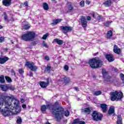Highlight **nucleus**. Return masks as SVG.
<instances>
[{"instance_id":"obj_13","label":"nucleus","mask_w":124,"mask_h":124,"mask_svg":"<svg viewBox=\"0 0 124 124\" xmlns=\"http://www.w3.org/2000/svg\"><path fill=\"white\" fill-rule=\"evenodd\" d=\"M12 0H3L2 3L5 6H10L11 5Z\"/></svg>"},{"instance_id":"obj_42","label":"nucleus","mask_w":124,"mask_h":124,"mask_svg":"<svg viewBox=\"0 0 124 124\" xmlns=\"http://www.w3.org/2000/svg\"><path fill=\"white\" fill-rule=\"evenodd\" d=\"M111 23V22L110 21H107V22H106L105 23H104V25L106 27H108V26L110 25V23Z\"/></svg>"},{"instance_id":"obj_34","label":"nucleus","mask_w":124,"mask_h":124,"mask_svg":"<svg viewBox=\"0 0 124 124\" xmlns=\"http://www.w3.org/2000/svg\"><path fill=\"white\" fill-rule=\"evenodd\" d=\"M5 79L8 83H11L12 82V80L9 77H5Z\"/></svg>"},{"instance_id":"obj_27","label":"nucleus","mask_w":124,"mask_h":124,"mask_svg":"<svg viewBox=\"0 0 124 124\" xmlns=\"http://www.w3.org/2000/svg\"><path fill=\"white\" fill-rule=\"evenodd\" d=\"M122 116L121 115H118L117 117V124H122L123 123L122 122Z\"/></svg>"},{"instance_id":"obj_32","label":"nucleus","mask_w":124,"mask_h":124,"mask_svg":"<svg viewBox=\"0 0 124 124\" xmlns=\"http://www.w3.org/2000/svg\"><path fill=\"white\" fill-rule=\"evenodd\" d=\"M5 82L4 77H3V76L0 77V83H5Z\"/></svg>"},{"instance_id":"obj_9","label":"nucleus","mask_w":124,"mask_h":124,"mask_svg":"<svg viewBox=\"0 0 124 124\" xmlns=\"http://www.w3.org/2000/svg\"><path fill=\"white\" fill-rule=\"evenodd\" d=\"M46 82H45L44 81H42L40 83V86H41L42 88H45L47 87V86L49 85V83L50 82V79L49 78L46 79Z\"/></svg>"},{"instance_id":"obj_3","label":"nucleus","mask_w":124,"mask_h":124,"mask_svg":"<svg viewBox=\"0 0 124 124\" xmlns=\"http://www.w3.org/2000/svg\"><path fill=\"white\" fill-rule=\"evenodd\" d=\"M89 64L91 68H99L103 65V62L99 58L95 57L89 60Z\"/></svg>"},{"instance_id":"obj_57","label":"nucleus","mask_w":124,"mask_h":124,"mask_svg":"<svg viewBox=\"0 0 124 124\" xmlns=\"http://www.w3.org/2000/svg\"><path fill=\"white\" fill-rule=\"evenodd\" d=\"M92 17H93V18H94L95 17L94 14H92Z\"/></svg>"},{"instance_id":"obj_2","label":"nucleus","mask_w":124,"mask_h":124,"mask_svg":"<svg viewBox=\"0 0 124 124\" xmlns=\"http://www.w3.org/2000/svg\"><path fill=\"white\" fill-rule=\"evenodd\" d=\"M59 104V103L56 102L55 105H47V106L45 105H43L41 106V110L43 113H45L46 109L47 108L49 110H52V114L55 116V118L57 122H60L62 118H63V114L64 113V109L62 107H57V106Z\"/></svg>"},{"instance_id":"obj_16","label":"nucleus","mask_w":124,"mask_h":124,"mask_svg":"<svg viewBox=\"0 0 124 124\" xmlns=\"http://www.w3.org/2000/svg\"><path fill=\"white\" fill-rule=\"evenodd\" d=\"M100 107L103 113H106V112H107V105L105 104H101Z\"/></svg>"},{"instance_id":"obj_41","label":"nucleus","mask_w":124,"mask_h":124,"mask_svg":"<svg viewBox=\"0 0 124 124\" xmlns=\"http://www.w3.org/2000/svg\"><path fill=\"white\" fill-rule=\"evenodd\" d=\"M64 115L65 116V117H68V116H69V111L66 110L64 112Z\"/></svg>"},{"instance_id":"obj_58","label":"nucleus","mask_w":124,"mask_h":124,"mask_svg":"<svg viewBox=\"0 0 124 124\" xmlns=\"http://www.w3.org/2000/svg\"><path fill=\"white\" fill-rule=\"evenodd\" d=\"M11 43H12V44H14V43L13 42V40H11Z\"/></svg>"},{"instance_id":"obj_28","label":"nucleus","mask_w":124,"mask_h":124,"mask_svg":"<svg viewBox=\"0 0 124 124\" xmlns=\"http://www.w3.org/2000/svg\"><path fill=\"white\" fill-rule=\"evenodd\" d=\"M16 123L17 124H22V118L20 117L17 116L16 117Z\"/></svg>"},{"instance_id":"obj_23","label":"nucleus","mask_w":124,"mask_h":124,"mask_svg":"<svg viewBox=\"0 0 124 124\" xmlns=\"http://www.w3.org/2000/svg\"><path fill=\"white\" fill-rule=\"evenodd\" d=\"M114 113H115V109H114L113 107H110L108 111V115H112V114H114Z\"/></svg>"},{"instance_id":"obj_55","label":"nucleus","mask_w":124,"mask_h":124,"mask_svg":"<svg viewBox=\"0 0 124 124\" xmlns=\"http://www.w3.org/2000/svg\"><path fill=\"white\" fill-rule=\"evenodd\" d=\"M4 50L5 52H7V50H8V49L7 48H6L4 49Z\"/></svg>"},{"instance_id":"obj_17","label":"nucleus","mask_w":124,"mask_h":124,"mask_svg":"<svg viewBox=\"0 0 124 124\" xmlns=\"http://www.w3.org/2000/svg\"><path fill=\"white\" fill-rule=\"evenodd\" d=\"M113 52H114L115 54H119L120 53H121V49H120V48H119L117 45H115L113 47Z\"/></svg>"},{"instance_id":"obj_25","label":"nucleus","mask_w":124,"mask_h":124,"mask_svg":"<svg viewBox=\"0 0 124 124\" xmlns=\"http://www.w3.org/2000/svg\"><path fill=\"white\" fill-rule=\"evenodd\" d=\"M102 74L103 75V77L104 78H106L107 76H108V72L106 71V70L105 69H102Z\"/></svg>"},{"instance_id":"obj_26","label":"nucleus","mask_w":124,"mask_h":124,"mask_svg":"<svg viewBox=\"0 0 124 124\" xmlns=\"http://www.w3.org/2000/svg\"><path fill=\"white\" fill-rule=\"evenodd\" d=\"M107 38L108 39H109V38H111V37L112 36V35H113V32H112V31H108L107 33Z\"/></svg>"},{"instance_id":"obj_48","label":"nucleus","mask_w":124,"mask_h":124,"mask_svg":"<svg viewBox=\"0 0 124 124\" xmlns=\"http://www.w3.org/2000/svg\"><path fill=\"white\" fill-rule=\"evenodd\" d=\"M86 19H87V21H91V20H92V18L90 16H87L86 17Z\"/></svg>"},{"instance_id":"obj_50","label":"nucleus","mask_w":124,"mask_h":124,"mask_svg":"<svg viewBox=\"0 0 124 124\" xmlns=\"http://www.w3.org/2000/svg\"><path fill=\"white\" fill-rule=\"evenodd\" d=\"M98 20H101L102 19V16H98L97 17Z\"/></svg>"},{"instance_id":"obj_29","label":"nucleus","mask_w":124,"mask_h":124,"mask_svg":"<svg viewBox=\"0 0 124 124\" xmlns=\"http://www.w3.org/2000/svg\"><path fill=\"white\" fill-rule=\"evenodd\" d=\"M43 8L45 10H48V9H49V6H48V4H47V3H44Z\"/></svg>"},{"instance_id":"obj_5","label":"nucleus","mask_w":124,"mask_h":124,"mask_svg":"<svg viewBox=\"0 0 124 124\" xmlns=\"http://www.w3.org/2000/svg\"><path fill=\"white\" fill-rule=\"evenodd\" d=\"M123 93L115 91L111 93L110 100L111 101H118V100H120V99L123 98Z\"/></svg>"},{"instance_id":"obj_10","label":"nucleus","mask_w":124,"mask_h":124,"mask_svg":"<svg viewBox=\"0 0 124 124\" xmlns=\"http://www.w3.org/2000/svg\"><path fill=\"white\" fill-rule=\"evenodd\" d=\"M81 26L83 28H87L88 22H87V19L86 17L82 16L81 19Z\"/></svg>"},{"instance_id":"obj_15","label":"nucleus","mask_w":124,"mask_h":124,"mask_svg":"<svg viewBox=\"0 0 124 124\" xmlns=\"http://www.w3.org/2000/svg\"><path fill=\"white\" fill-rule=\"evenodd\" d=\"M72 124H86V123L84 121H80L79 119H76L74 120Z\"/></svg>"},{"instance_id":"obj_60","label":"nucleus","mask_w":124,"mask_h":124,"mask_svg":"<svg viewBox=\"0 0 124 124\" xmlns=\"http://www.w3.org/2000/svg\"><path fill=\"white\" fill-rule=\"evenodd\" d=\"M21 100L22 102H24V99H21Z\"/></svg>"},{"instance_id":"obj_54","label":"nucleus","mask_w":124,"mask_h":124,"mask_svg":"<svg viewBox=\"0 0 124 124\" xmlns=\"http://www.w3.org/2000/svg\"><path fill=\"white\" fill-rule=\"evenodd\" d=\"M86 4H90V3H91V2H90V1L87 0L86 1Z\"/></svg>"},{"instance_id":"obj_6","label":"nucleus","mask_w":124,"mask_h":124,"mask_svg":"<svg viewBox=\"0 0 124 124\" xmlns=\"http://www.w3.org/2000/svg\"><path fill=\"white\" fill-rule=\"evenodd\" d=\"M93 120L98 122V121H101L102 120V117L103 115L101 114L99 115L98 112L95 111H93L92 113Z\"/></svg>"},{"instance_id":"obj_51","label":"nucleus","mask_w":124,"mask_h":124,"mask_svg":"<svg viewBox=\"0 0 124 124\" xmlns=\"http://www.w3.org/2000/svg\"><path fill=\"white\" fill-rule=\"evenodd\" d=\"M22 108L25 109V108H27V105H26L25 104H23V105H22Z\"/></svg>"},{"instance_id":"obj_11","label":"nucleus","mask_w":124,"mask_h":124,"mask_svg":"<svg viewBox=\"0 0 124 124\" xmlns=\"http://www.w3.org/2000/svg\"><path fill=\"white\" fill-rule=\"evenodd\" d=\"M106 58L107 59V60H108V62H114V61L115 60L112 54H107L106 55Z\"/></svg>"},{"instance_id":"obj_56","label":"nucleus","mask_w":124,"mask_h":124,"mask_svg":"<svg viewBox=\"0 0 124 124\" xmlns=\"http://www.w3.org/2000/svg\"><path fill=\"white\" fill-rule=\"evenodd\" d=\"M114 71L115 72H118V69H116V68H114Z\"/></svg>"},{"instance_id":"obj_52","label":"nucleus","mask_w":124,"mask_h":124,"mask_svg":"<svg viewBox=\"0 0 124 124\" xmlns=\"http://www.w3.org/2000/svg\"><path fill=\"white\" fill-rule=\"evenodd\" d=\"M74 90H75V91H76L77 92H79V89H78V88H77V87H74Z\"/></svg>"},{"instance_id":"obj_49","label":"nucleus","mask_w":124,"mask_h":124,"mask_svg":"<svg viewBox=\"0 0 124 124\" xmlns=\"http://www.w3.org/2000/svg\"><path fill=\"white\" fill-rule=\"evenodd\" d=\"M24 5L25 6H26V7H28V6H29V4L28 3V1H26L24 2Z\"/></svg>"},{"instance_id":"obj_37","label":"nucleus","mask_w":124,"mask_h":124,"mask_svg":"<svg viewBox=\"0 0 124 124\" xmlns=\"http://www.w3.org/2000/svg\"><path fill=\"white\" fill-rule=\"evenodd\" d=\"M4 19L5 21H6V22H7V23H9V22H10V19H7V15H5L4 16Z\"/></svg>"},{"instance_id":"obj_40","label":"nucleus","mask_w":124,"mask_h":124,"mask_svg":"<svg viewBox=\"0 0 124 124\" xmlns=\"http://www.w3.org/2000/svg\"><path fill=\"white\" fill-rule=\"evenodd\" d=\"M120 78H121V79L122 80L123 83H124V75L123 74H121Z\"/></svg>"},{"instance_id":"obj_36","label":"nucleus","mask_w":124,"mask_h":124,"mask_svg":"<svg viewBox=\"0 0 124 124\" xmlns=\"http://www.w3.org/2000/svg\"><path fill=\"white\" fill-rule=\"evenodd\" d=\"M81 7H84L85 6V1L82 0L79 3Z\"/></svg>"},{"instance_id":"obj_18","label":"nucleus","mask_w":124,"mask_h":124,"mask_svg":"<svg viewBox=\"0 0 124 124\" xmlns=\"http://www.w3.org/2000/svg\"><path fill=\"white\" fill-rule=\"evenodd\" d=\"M0 88L3 92H7L8 85H0Z\"/></svg>"},{"instance_id":"obj_61","label":"nucleus","mask_w":124,"mask_h":124,"mask_svg":"<svg viewBox=\"0 0 124 124\" xmlns=\"http://www.w3.org/2000/svg\"><path fill=\"white\" fill-rule=\"evenodd\" d=\"M96 54H97V53L94 54V56H96Z\"/></svg>"},{"instance_id":"obj_7","label":"nucleus","mask_w":124,"mask_h":124,"mask_svg":"<svg viewBox=\"0 0 124 124\" xmlns=\"http://www.w3.org/2000/svg\"><path fill=\"white\" fill-rule=\"evenodd\" d=\"M26 65H27L31 71H36V69H37V67L34 65V62H27Z\"/></svg>"},{"instance_id":"obj_45","label":"nucleus","mask_w":124,"mask_h":124,"mask_svg":"<svg viewBox=\"0 0 124 124\" xmlns=\"http://www.w3.org/2000/svg\"><path fill=\"white\" fill-rule=\"evenodd\" d=\"M18 72L19 74H23V73H24V71L22 69H19Z\"/></svg>"},{"instance_id":"obj_39","label":"nucleus","mask_w":124,"mask_h":124,"mask_svg":"<svg viewBox=\"0 0 124 124\" xmlns=\"http://www.w3.org/2000/svg\"><path fill=\"white\" fill-rule=\"evenodd\" d=\"M49 34L48 33H46V34L44 35V36L42 37L43 39H44L45 40H46L47 39V36H48Z\"/></svg>"},{"instance_id":"obj_33","label":"nucleus","mask_w":124,"mask_h":124,"mask_svg":"<svg viewBox=\"0 0 124 124\" xmlns=\"http://www.w3.org/2000/svg\"><path fill=\"white\" fill-rule=\"evenodd\" d=\"M102 93L101 91H96L93 93L94 95H100Z\"/></svg>"},{"instance_id":"obj_38","label":"nucleus","mask_w":124,"mask_h":124,"mask_svg":"<svg viewBox=\"0 0 124 124\" xmlns=\"http://www.w3.org/2000/svg\"><path fill=\"white\" fill-rule=\"evenodd\" d=\"M42 45H43L44 47H45V48H48V45H47V43L45 42V41H43Z\"/></svg>"},{"instance_id":"obj_21","label":"nucleus","mask_w":124,"mask_h":124,"mask_svg":"<svg viewBox=\"0 0 124 124\" xmlns=\"http://www.w3.org/2000/svg\"><path fill=\"white\" fill-rule=\"evenodd\" d=\"M82 113H87L88 114H90L91 113V109L90 108H81Z\"/></svg>"},{"instance_id":"obj_22","label":"nucleus","mask_w":124,"mask_h":124,"mask_svg":"<svg viewBox=\"0 0 124 124\" xmlns=\"http://www.w3.org/2000/svg\"><path fill=\"white\" fill-rule=\"evenodd\" d=\"M54 42H57L58 45H62L63 44V41L59 39H54Z\"/></svg>"},{"instance_id":"obj_44","label":"nucleus","mask_w":124,"mask_h":124,"mask_svg":"<svg viewBox=\"0 0 124 124\" xmlns=\"http://www.w3.org/2000/svg\"><path fill=\"white\" fill-rule=\"evenodd\" d=\"M4 41V38L3 37H0V42L1 43Z\"/></svg>"},{"instance_id":"obj_12","label":"nucleus","mask_w":124,"mask_h":124,"mask_svg":"<svg viewBox=\"0 0 124 124\" xmlns=\"http://www.w3.org/2000/svg\"><path fill=\"white\" fill-rule=\"evenodd\" d=\"M9 60V58L6 56H4L3 57L0 58V63L1 64H3V63H5V62H6L7 61Z\"/></svg>"},{"instance_id":"obj_43","label":"nucleus","mask_w":124,"mask_h":124,"mask_svg":"<svg viewBox=\"0 0 124 124\" xmlns=\"http://www.w3.org/2000/svg\"><path fill=\"white\" fill-rule=\"evenodd\" d=\"M12 75L14 76H16V73H15V71H14V70L12 69L11 71Z\"/></svg>"},{"instance_id":"obj_14","label":"nucleus","mask_w":124,"mask_h":124,"mask_svg":"<svg viewBox=\"0 0 124 124\" xmlns=\"http://www.w3.org/2000/svg\"><path fill=\"white\" fill-rule=\"evenodd\" d=\"M113 0H106V1L103 3V4L106 7H109L112 5V1Z\"/></svg>"},{"instance_id":"obj_24","label":"nucleus","mask_w":124,"mask_h":124,"mask_svg":"<svg viewBox=\"0 0 124 124\" xmlns=\"http://www.w3.org/2000/svg\"><path fill=\"white\" fill-rule=\"evenodd\" d=\"M67 6H68V9L69 11H72V10H73L74 8H73V6H72V3L68 2Z\"/></svg>"},{"instance_id":"obj_19","label":"nucleus","mask_w":124,"mask_h":124,"mask_svg":"<svg viewBox=\"0 0 124 124\" xmlns=\"http://www.w3.org/2000/svg\"><path fill=\"white\" fill-rule=\"evenodd\" d=\"M61 81L64 82V83L65 84H68L69 82H70V78H66V77H65L62 78Z\"/></svg>"},{"instance_id":"obj_47","label":"nucleus","mask_w":124,"mask_h":124,"mask_svg":"<svg viewBox=\"0 0 124 124\" xmlns=\"http://www.w3.org/2000/svg\"><path fill=\"white\" fill-rule=\"evenodd\" d=\"M64 69L66 70V71H67L68 70V66H67V65H65Z\"/></svg>"},{"instance_id":"obj_4","label":"nucleus","mask_w":124,"mask_h":124,"mask_svg":"<svg viewBox=\"0 0 124 124\" xmlns=\"http://www.w3.org/2000/svg\"><path fill=\"white\" fill-rule=\"evenodd\" d=\"M35 37V33L32 31H28L22 35L21 39L24 41H33Z\"/></svg>"},{"instance_id":"obj_31","label":"nucleus","mask_w":124,"mask_h":124,"mask_svg":"<svg viewBox=\"0 0 124 124\" xmlns=\"http://www.w3.org/2000/svg\"><path fill=\"white\" fill-rule=\"evenodd\" d=\"M30 28H31V27L29 26V25L28 24L25 25L22 27L23 30H29Z\"/></svg>"},{"instance_id":"obj_8","label":"nucleus","mask_w":124,"mask_h":124,"mask_svg":"<svg viewBox=\"0 0 124 124\" xmlns=\"http://www.w3.org/2000/svg\"><path fill=\"white\" fill-rule=\"evenodd\" d=\"M61 29L64 34H67L68 31H72V27L70 26H61Z\"/></svg>"},{"instance_id":"obj_30","label":"nucleus","mask_w":124,"mask_h":124,"mask_svg":"<svg viewBox=\"0 0 124 124\" xmlns=\"http://www.w3.org/2000/svg\"><path fill=\"white\" fill-rule=\"evenodd\" d=\"M8 90H10V91H14L15 90V87L11 85H8Z\"/></svg>"},{"instance_id":"obj_59","label":"nucleus","mask_w":124,"mask_h":124,"mask_svg":"<svg viewBox=\"0 0 124 124\" xmlns=\"http://www.w3.org/2000/svg\"><path fill=\"white\" fill-rule=\"evenodd\" d=\"M0 29H2V26H1V25H0Z\"/></svg>"},{"instance_id":"obj_46","label":"nucleus","mask_w":124,"mask_h":124,"mask_svg":"<svg viewBox=\"0 0 124 124\" xmlns=\"http://www.w3.org/2000/svg\"><path fill=\"white\" fill-rule=\"evenodd\" d=\"M45 60H46V61H49L50 60V58H49V56H46L44 57Z\"/></svg>"},{"instance_id":"obj_35","label":"nucleus","mask_w":124,"mask_h":124,"mask_svg":"<svg viewBox=\"0 0 124 124\" xmlns=\"http://www.w3.org/2000/svg\"><path fill=\"white\" fill-rule=\"evenodd\" d=\"M46 70L48 73H50V71L51 70V66L47 65L46 67Z\"/></svg>"},{"instance_id":"obj_1","label":"nucleus","mask_w":124,"mask_h":124,"mask_svg":"<svg viewBox=\"0 0 124 124\" xmlns=\"http://www.w3.org/2000/svg\"><path fill=\"white\" fill-rule=\"evenodd\" d=\"M3 103H5V108L1 110L2 114L5 117L6 116H11V115H17L21 112V106L19 104V101L12 95L9 96H5L4 99L2 95H0V110L3 106Z\"/></svg>"},{"instance_id":"obj_62","label":"nucleus","mask_w":124,"mask_h":124,"mask_svg":"<svg viewBox=\"0 0 124 124\" xmlns=\"http://www.w3.org/2000/svg\"><path fill=\"white\" fill-rule=\"evenodd\" d=\"M52 1H54L55 0H51Z\"/></svg>"},{"instance_id":"obj_53","label":"nucleus","mask_w":124,"mask_h":124,"mask_svg":"<svg viewBox=\"0 0 124 124\" xmlns=\"http://www.w3.org/2000/svg\"><path fill=\"white\" fill-rule=\"evenodd\" d=\"M32 72H30V75H29V76L30 77H32Z\"/></svg>"},{"instance_id":"obj_20","label":"nucleus","mask_w":124,"mask_h":124,"mask_svg":"<svg viewBox=\"0 0 124 124\" xmlns=\"http://www.w3.org/2000/svg\"><path fill=\"white\" fill-rule=\"evenodd\" d=\"M62 19H57L56 20H53V22L51 23L52 26H56V25H57L58 24H59V23L62 22Z\"/></svg>"}]
</instances>
